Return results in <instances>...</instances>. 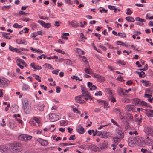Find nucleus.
Returning <instances> with one entry per match:
<instances>
[{
	"instance_id": "1",
	"label": "nucleus",
	"mask_w": 153,
	"mask_h": 153,
	"mask_svg": "<svg viewBox=\"0 0 153 153\" xmlns=\"http://www.w3.org/2000/svg\"><path fill=\"white\" fill-rule=\"evenodd\" d=\"M9 149L13 152H19L22 149V144L19 143H14L10 146Z\"/></svg>"
},
{
	"instance_id": "2",
	"label": "nucleus",
	"mask_w": 153,
	"mask_h": 153,
	"mask_svg": "<svg viewBox=\"0 0 153 153\" xmlns=\"http://www.w3.org/2000/svg\"><path fill=\"white\" fill-rule=\"evenodd\" d=\"M142 138L139 137H136L134 138H129L128 139V143L130 146H133L137 143H140Z\"/></svg>"
},
{
	"instance_id": "3",
	"label": "nucleus",
	"mask_w": 153,
	"mask_h": 153,
	"mask_svg": "<svg viewBox=\"0 0 153 153\" xmlns=\"http://www.w3.org/2000/svg\"><path fill=\"white\" fill-rule=\"evenodd\" d=\"M146 144L149 145H153V142L149 137H147L145 140H143L142 138L140 144H139V145L144 146Z\"/></svg>"
},
{
	"instance_id": "4",
	"label": "nucleus",
	"mask_w": 153,
	"mask_h": 153,
	"mask_svg": "<svg viewBox=\"0 0 153 153\" xmlns=\"http://www.w3.org/2000/svg\"><path fill=\"white\" fill-rule=\"evenodd\" d=\"M32 138L31 136L25 134H22L20 135L18 137V139L20 140L27 141L30 140Z\"/></svg>"
},
{
	"instance_id": "5",
	"label": "nucleus",
	"mask_w": 153,
	"mask_h": 153,
	"mask_svg": "<svg viewBox=\"0 0 153 153\" xmlns=\"http://www.w3.org/2000/svg\"><path fill=\"white\" fill-rule=\"evenodd\" d=\"M116 133L117 136L123 138L124 137V131L123 129L120 127H118L116 129Z\"/></svg>"
},
{
	"instance_id": "6",
	"label": "nucleus",
	"mask_w": 153,
	"mask_h": 153,
	"mask_svg": "<svg viewBox=\"0 0 153 153\" xmlns=\"http://www.w3.org/2000/svg\"><path fill=\"white\" fill-rule=\"evenodd\" d=\"M9 83V81L6 79L0 78V87L4 88L7 87Z\"/></svg>"
},
{
	"instance_id": "7",
	"label": "nucleus",
	"mask_w": 153,
	"mask_h": 153,
	"mask_svg": "<svg viewBox=\"0 0 153 153\" xmlns=\"http://www.w3.org/2000/svg\"><path fill=\"white\" fill-rule=\"evenodd\" d=\"M49 120L51 122H54L59 120L61 117V116L59 115L52 113L49 114Z\"/></svg>"
},
{
	"instance_id": "8",
	"label": "nucleus",
	"mask_w": 153,
	"mask_h": 153,
	"mask_svg": "<svg viewBox=\"0 0 153 153\" xmlns=\"http://www.w3.org/2000/svg\"><path fill=\"white\" fill-rule=\"evenodd\" d=\"M82 92V97H87L89 95V93L88 91L85 87L83 85L81 86Z\"/></svg>"
},
{
	"instance_id": "9",
	"label": "nucleus",
	"mask_w": 153,
	"mask_h": 153,
	"mask_svg": "<svg viewBox=\"0 0 153 153\" xmlns=\"http://www.w3.org/2000/svg\"><path fill=\"white\" fill-rule=\"evenodd\" d=\"M125 109L127 111L130 112L132 111L134 112L135 111V109L134 106L132 105H126Z\"/></svg>"
},
{
	"instance_id": "10",
	"label": "nucleus",
	"mask_w": 153,
	"mask_h": 153,
	"mask_svg": "<svg viewBox=\"0 0 153 153\" xmlns=\"http://www.w3.org/2000/svg\"><path fill=\"white\" fill-rule=\"evenodd\" d=\"M145 132L148 135H150L152 136L153 137V128L146 127L145 129Z\"/></svg>"
},
{
	"instance_id": "11",
	"label": "nucleus",
	"mask_w": 153,
	"mask_h": 153,
	"mask_svg": "<svg viewBox=\"0 0 153 153\" xmlns=\"http://www.w3.org/2000/svg\"><path fill=\"white\" fill-rule=\"evenodd\" d=\"M37 141L38 142H39L40 144L42 146H47L48 144V143L47 140H43L41 138H38L37 140Z\"/></svg>"
},
{
	"instance_id": "12",
	"label": "nucleus",
	"mask_w": 153,
	"mask_h": 153,
	"mask_svg": "<svg viewBox=\"0 0 153 153\" xmlns=\"http://www.w3.org/2000/svg\"><path fill=\"white\" fill-rule=\"evenodd\" d=\"M69 25L72 27H77L79 26V24L76 20H72L71 22H68Z\"/></svg>"
},
{
	"instance_id": "13",
	"label": "nucleus",
	"mask_w": 153,
	"mask_h": 153,
	"mask_svg": "<svg viewBox=\"0 0 153 153\" xmlns=\"http://www.w3.org/2000/svg\"><path fill=\"white\" fill-rule=\"evenodd\" d=\"M82 96L81 95H79L76 97H75V100L76 102L80 103H82L85 102L82 99Z\"/></svg>"
},
{
	"instance_id": "14",
	"label": "nucleus",
	"mask_w": 153,
	"mask_h": 153,
	"mask_svg": "<svg viewBox=\"0 0 153 153\" xmlns=\"http://www.w3.org/2000/svg\"><path fill=\"white\" fill-rule=\"evenodd\" d=\"M38 22L39 23L44 27L48 28L50 27V24L48 23H45L42 20H38Z\"/></svg>"
},
{
	"instance_id": "15",
	"label": "nucleus",
	"mask_w": 153,
	"mask_h": 153,
	"mask_svg": "<svg viewBox=\"0 0 153 153\" xmlns=\"http://www.w3.org/2000/svg\"><path fill=\"white\" fill-rule=\"evenodd\" d=\"M0 149L2 153H7L8 148L6 146H0Z\"/></svg>"
},
{
	"instance_id": "16",
	"label": "nucleus",
	"mask_w": 153,
	"mask_h": 153,
	"mask_svg": "<svg viewBox=\"0 0 153 153\" xmlns=\"http://www.w3.org/2000/svg\"><path fill=\"white\" fill-rule=\"evenodd\" d=\"M16 124L13 120H11L9 123V127L11 129H14L16 127Z\"/></svg>"
},
{
	"instance_id": "17",
	"label": "nucleus",
	"mask_w": 153,
	"mask_h": 153,
	"mask_svg": "<svg viewBox=\"0 0 153 153\" xmlns=\"http://www.w3.org/2000/svg\"><path fill=\"white\" fill-rule=\"evenodd\" d=\"M33 119L34 120L30 121V123L31 125H35V123H37L38 125V126H39V123L40 122V120H39V119L38 118H37L36 117H33Z\"/></svg>"
},
{
	"instance_id": "18",
	"label": "nucleus",
	"mask_w": 153,
	"mask_h": 153,
	"mask_svg": "<svg viewBox=\"0 0 153 153\" xmlns=\"http://www.w3.org/2000/svg\"><path fill=\"white\" fill-rule=\"evenodd\" d=\"M44 107V105L43 104L39 103L35 105L34 106V108H35L37 107L38 110L41 111H42L43 110Z\"/></svg>"
},
{
	"instance_id": "19",
	"label": "nucleus",
	"mask_w": 153,
	"mask_h": 153,
	"mask_svg": "<svg viewBox=\"0 0 153 153\" xmlns=\"http://www.w3.org/2000/svg\"><path fill=\"white\" fill-rule=\"evenodd\" d=\"M146 111V114L149 117H153V110L150 109H145Z\"/></svg>"
},
{
	"instance_id": "20",
	"label": "nucleus",
	"mask_w": 153,
	"mask_h": 153,
	"mask_svg": "<svg viewBox=\"0 0 153 153\" xmlns=\"http://www.w3.org/2000/svg\"><path fill=\"white\" fill-rule=\"evenodd\" d=\"M77 131L80 134H83L85 132L84 130L82 127L80 126H78L77 127Z\"/></svg>"
},
{
	"instance_id": "21",
	"label": "nucleus",
	"mask_w": 153,
	"mask_h": 153,
	"mask_svg": "<svg viewBox=\"0 0 153 153\" xmlns=\"http://www.w3.org/2000/svg\"><path fill=\"white\" fill-rule=\"evenodd\" d=\"M16 42L17 44H23L25 45H26L27 44V42L24 39H19L16 40Z\"/></svg>"
},
{
	"instance_id": "22",
	"label": "nucleus",
	"mask_w": 153,
	"mask_h": 153,
	"mask_svg": "<svg viewBox=\"0 0 153 153\" xmlns=\"http://www.w3.org/2000/svg\"><path fill=\"white\" fill-rule=\"evenodd\" d=\"M123 139L120 137H114L113 138L112 140L114 143L115 145H117L120 141V140Z\"/></svg>"
},
{
	"instance_id": "23",
	"label": "nucleus",
	"mask_w": 153,
	"mask_h": 153,
	"mask_svg": "<svg viewBox=\"0 0 153 153\" xmlns=\"http://www.w3.org/2000/svg\"><path fill=\"white\" fill-rule=\"evenodd\" d=\"M140 100L138 99L135 98L132 100V103L135 105H139Z\"/></svg>"
},
{
	"instance_id": "24",
	"label": "nucleus",
	"mask_w": 153,
	"mask_h": 153,
	"mask_svg": "<svg viewBox=\"0 0 153 153\" xmlns=\"http://www.w3.org/2000/svg\"><path fill=\"white\" fill-rule=\"evenodd\" d=\"M9 49L10 50L13 52H16L18 53L20 52V51H19V49L13 47L11 46H9Z\"/></svg>"
},
{
	"instance_id": "25",
	"label": "nucleus",
	"mask_w": 153,
	"mask_h": 153,
	"mask_svg": "<svg viewBox=\"0 0 153 153\" xmlns=\"http://www.w3.org/2000/svg\"><path fill=\"white\" fill-rule=\"evenodd\" d=\"M142 82L146 87L149 86L151 85V83L149 81L143 80L142 81Z\"/></svg>"
},
{
	"instance_id": "26",
	"label": "nucleus",
	"mask_w": 153,
	"mask_h": 153,
	"mask_svg": "<svg viewBox=\"0 0 153 153\" xmlns=\"http://www.w3.org/2000/svg\"><path fill=\"white\" fill-rule=\"evenodd\" d=\"M43 66L45 69H53V68L52 67L51 65L49 64L45 63L43 65Z\"/></svg>"
},
{
	"instance_id": "27",
	"label": "nucleus",
	"mask_w": 153,
	"mask_h": 153,
	"mask_svg": "<svg viewBox=\"0 0 153 153\" xmlns=\"http://www.w3.org/2000/svg\"><path fill=\"white\" fill-rule=\"evenodd\" d=\"M138 21L137 22H135V23L139 25H143V22H146V20H136Z\"/></svg>"
},
{
	"instance_id": "28",
	"label": "nucleus",
	"mask_w": 153,
	"mask_h": 153,
	"mask_svg": "<svg viewBox=\"0 0 153 153\" xmlns=\"http://www.w3.org/2000/svg\"><path fill=\"white\" fill-rule=\"evenodd\" d=\"M30 87L28 85L25 84H23L22 86V90L24 91L28 90L29 89Z\"/></svg>"
},
{
	"instance_id": "29",
	"label": "nucleus",
	"mask_w": 153,
	"mask_h": 153,
	"mask_svg": "<svg viewBox=\"0 0 153 153\" xmlns=\"http://www.w3.org/2000/svg\"><path fill=\"white\" fill-rule=\"evenodd\" d=\"M15 60L16 61L17 63H22L23 64H25V62L22 59L18 58V57L16 58Z\"/></svg>"
},
{
	"instance_id": "30",
	"label": "nucleus",
	"mask_w": 153,
	"mask_h": 153,
	"mask_svg": "<svg viewBox=\"0 0 153 153\" xmlns=\"http://www.w3.org/2000/svg\"><path fill=\"white\" fill-rule=\"evenodd\" d=\"M60 125L61 126H65L68 124V122L67 120H61L60 122Z\"/></svg>"
},
{
	"instance_id": "31",
	"label": "nucleus",
	"mask_w": 153,
	"mask_h": 153,
	"mask_svg": "<svg viewBox=\"0 0 153 153\" xmlns=\"http://www.w3.org/2000/svg\"><path fill=\"white\" fill-rule=\"evenodd\" d=\"M138 74L140 77H144L145 76V74L143 71H141L140 72H136Z\"/></svg>"
},
{
	"instance_id": "32",
	"label": "nucleus",
	"mask_w": 153,
	"mask_h": 153,
	"mask_svg": "<svg viewBox=\"0 0 153 153\" xmlns=\"http://www.w3.org/2000/svg\"><path fill=\"white\" fill-rule=\"evenodd\" d=\"M85 72L88 74H91L92 73V71L91 69L89 67L87 68L84 69Z\"/></svg>"
},
{
	"instance_id": "33",
	"label": "nucleus",
	"mask_w": 153,
	"mask_h": 153,
	"mask_svg": "<svg viewBox=\"0 0 153 153\" xmlns=\"http://www.w3.org/2000/svg\"><path fill=\"white\" fill-rule=\"evenodd\" d=\"M103 136L104 138H107L110 136V133L109 132H107L105 131H103Z\"/></svg>"
},
{
	"instance_id": "34",
	"label": "nucleus",
	"mask_w": 153,
	"mask_h": 153,
	"mask_svg": "<svg viewBox=\"0 0 153 153\" xmlns=\"http://www.w3.org/2000/svg\"><path fill=\"white\" fill-rule=\"evenodd\" d=\"M32 75L33 77H34L36 80H37L39 82H41V78L39 76L34 74H32Z\"/></svg>"
},
{
	"instance_id": "35",
	"label": "nucleus",
	"mask_w": 153,
	"mask_h": 153,
	"mask_svg": "<svg viewBox=\"0 0 153 153\" xmlns=\"http://www.w3.org/2000/svg\"><path fill=\"white\" fill-rule=\"evenodd\" d=\"M97 78L101 82H103L105 80V78L102 76L98 75Z\"/></svg>"
},
{
	"instance_id": "36",
	"label": "nucleus",
	"mask_w": 153,
	"mask_h": 153,
	"mask_svg": "<svg viewBox=\"0 0 153 153\" xmlns=\"http://www.w3.org/2000/svg\"><path fill=\"white\" fill-rule=\"evenodd\" d=\"M27 107H28V106H23L24 111L26 114H29V111Z\"/></svg>"
},
{
	"instance_id": "37",
	"label": "nucleus",
	"mask_w": 153,
	"mask_h": 153,
	"mask_svg": "<svg viewBox=\"0 0 153 153\" xmlns=\"http://www.w3.org/2000/svg\"><path fill=\"white\" fill-rule=\"evenodd\" d=\"M148 104L145 102L140 100V104L139 105H140L141 106H147Z\"/></svg>"
},
{
	"instance_id": "38",
	"label": "nucleus",
	"mask_w": 153,
	"mask_h": 153,
	"mask_svg": "<svg viewBox=\"0 0 153 153\" xmlns=\"http://www.w3.org/2000/svg\"><path fill=\"white\" fill-rule=\"evenodd\" d=\"M22 103L23 106H28V100L27 99H24L22 102Z\"/></svg>"
},
{
	"instance_id": "39",
	"label": "nucleus",
	"mask_w": 153,
	"mask_h": 153,
	"mask_svg": "<svg viewBox=\"0 0 153 153\" xmlns=\"http://www.w3.org/2000/svg\"><path fill=\"white\" fill-rule=\"evenodd\" d=\"M13 27L14 28H21L23 27L22 26L19 25L17 23L14 24L13 25Z\"/></svg>"
},
{
	"instance_id": "40",
	"label": "nucleus",
	"mask_w": 153,
	"mask_h": 153,
	"mask_svg": "<svg viewBox=\"0 0 153 153\" xmlns=\"http://www.w3.org/2000/svg\"><path fill=\"white\" fill-rule=\"evenodd\" d=\"M119 117L121 119H125L126 117L124 116L123 112L120 111L119 114Z\"/></svg>"
},
{
	"instance_id": "41",
	"label": "nucleus",
	"mask_w": 153,
	"mask_h": 153,
	"mask_svg": "<svg viewBox=\"0 0 153 153\" xmlns=\"http://www.w3.org/2000/svg\"><path fill=\"white\" fill-rule=\"evenodd\" d=\"M103 131H97V136H100V137L102 138H104V137L103 136Z\"/></svg>"
},
{
	"instance_id": "42",
	"label": "nucleus",
	"mask_w": 153,
	"mask_h": 153,
	"mask_svg": "<svg viewBox=\"0 0 153 153\" xmlns=\"http://www.w3.org/2000/svg\"><path fill=\"white\" fill-rule=\"evenodd\" d=\"M122 101L123 102H124L126 103H128L130 102V100L128 98H125L122 99Z\"/></svg>"
},
{
	"instance_id": "43",
	"label": "nucleus",
	"mask_w": 153,
	"mask_h": 153,
	"mask_svg": "<svg viewBox=\"0 0 153 153\" xmlns=\"http://www.w3.org/2000/svg\"><path fill=\"white\" fill-rule=\"evenodd\" d=\"M61 145L62 146H64L68 145H74V144L72 143H62L61 144Z\"/></svg>"
},
{
	"instance_id": "44",
	"label": "nucleus",
	"mask_w": 153,
	"mask_h": 153,
	"mask_svg": "<svg viewBox=\"0 0 153 153\" xmlns=\"http://www.w3.org/2000/svg\"><path fill=\"white\" fill-rule=\"evenodd\" d=\"M118 35L121 37L125 38L126 37V35L124 33H118Z\"/></svg>"
},
{
	"instance_id": "45",
	"label": "nucleus",
	"mask_w": 153,
	"mask_h": 153,
	"mask_svg": "<svg viewBox=\"0 0 153 153\" xmlns=\"http://www.w3.org/2000/svg\"><path fill=\"white\" fill-rule=\"evenodd\" d=\"M46 56L45 55V54H42L40 56H38L37 58V59L38 60H40V59H41L42 58H43L44 59H45L46 58Z\"/></svg>"
},
{
	"instance_id": "46",
	"label": "nucleus",
	"mask_w": 153,
	"mask_h": 153,
	"mask_svg": "<svg viewBox=\"0 0 153 153\" xmlns=\"http://www.w3.org/2000/svg\"><path fill=\"white\" fill-rule=\"evenodd\" d=\"M2 36L3 37H4V38L8 39H11V36H8L7 35H6L3 33H2Z\"/></svg>"
},
{
	"instance_id": "47",
	"label": "nucleus",
	"mask_w": 153,
	"mask_h": 153,
	"mask_svg": "<svg viewBox=\"0 0 153 153\" xmlns=\"http://www.w3.org/2000/svg\"><path fill=\"white\" fill-rule=\"evenodd\" d=\"M54 50L57 52H59L62 54H64L65 53V52L64 51L60 49H55Z\"/></svg>"
},
{
	"instance_id": "48",
	"label": "nucleus",
	"mask_w": 153,
	"mask_h": 153,
	"mask_svg": "<svg viewBox=\"0 0 153 153\" xmlns=\"http://www.w3.org/2000/svg\"><path fill=\"white\" fill-rule=\"evenodd\" d=\"M126 115L130 119H132L133 117L131 114L128 113H126Z\"/></svg>"
},
{
	"instance_id": "49",
	"label": "nucleus",
	"mask_w": 153,
	"mask_h": 153,
	"mask_svg": "<svg viewBox=\"0 0 153 153\" xmlns=\"http://www.w3.org/2000/svg\"><path fill=\"white\" fill-rule=\"evenodd\" d=\"M118 63L122 65H124L126 64V62L123 61L119 60L117 62Z\"/></svg>"
},
{
	"instance_id": "50",
	"label": "nucleus",
	"mask_w": 153,
	"mask_h": 153,
	"mask_svg": "<svg viewBox=\"0 0 153 153\" xmlns=\"http://www.w3.org/2000/svg\"><path fill=\"white\" fill-rule=\"evenodd\" d=\"M11 6V5H9L7 6H4L2 7V9L3 10H5L6 9H9Z\"/></svg>"
},
{
	"instance_id": "51",
	"label": "nucleus",
	"mask_w": 153,
	"mask_h": 153,
	"mask_svg": "<svg viewBox=\"0 0 153 153\" xmlns=\"http://www.w3.org/2000/svg\"><path fill=\"white\" fill-rule=\"evenodd\" d=\"M129 134L130 135H131L133 134H135V135H137L138 134V133L136 131H135L134 132H132L131 131H130L129 132Z\"/></svg>"
},
{
	"instance_id": "52",
	"label": "nucleus",
	"mask_w": 153,
	"mask_h": 153,
	"mask_svg": "<svg viewBox=\"0 0 153 153\" xmlns=\"http://www.w3.org/2000/svg\"><path fill=\"white\" fill-rule=\"evenodd\" d=\"M108 145V144L105 141H104V142L102 143V147L104 148H106L107 147Z\"/></svg>"
},
{
	"instance_id": "53",
	"label": "nucleus",
	"mask_w": 153,
	"mask_h": 153,
	"mask_svg": "<svg viewBox=\"0 0 153 153\" xmlns=\"http://www.w3.org/2000/svg\"><path fill=\"white\" fill-rule=\"evenodd\" d=\"M98 103H100V104L103 105L104 104L105 102L106 101H104L103 100H97Z\"/></svg>"
},
{
	"instance_id": "54",
	"label": "nucleus",
	"mask_w": 153,
	"mask_h": 153,
	"mask_svg": "<svg viewBox=\"0 0 153 153\" xmlns=\"http://www.w3.org/2000/svg\"><path fill=\"white\" fill-rule=\"evenodd\" d=\"M148 69V66L147 64H146L144 67V68L142 69H139V70L146 71Z\"/></svg>"
},
{
	"instance_id": "55",
	"label": "nucleus",
	"mask_w": 153,
	"mask_h": 153,
	"mask_svg": "<svg viewBox=\"0 0 153 153\" xmlns=\"http://www.w3.org/2000/svg\"><path fill=\"white\" fill-rule=\"evenodd\" d=\"M19 13L20 15H22L25 16L27 15H28V13H25L23 11H20L19 12Z\"/></svg>"
},
{
	"instance_id": "56",
	"label": "nucleus",
	"mask_w": 153,
	"mask_h": 153,
	"mask_svg": "<svg viewBox=\"0 0 153 153\" xmlns=\"http://www.w3.org/2000/svg\"><path fill=\"white\" fill-rule=\"evenodd\" d=\"M144 97L145 98H150L151 97H152V95L146 93L144 95Z\"/></svg>"
},
{
	"instance_id": "57",
	"label": "nucleus",
	"mask_w": 153,
	"mask_h": 153,
	"mask_svg": "<svg viewBox=\"0 0 153 153\" xmlns=\"http://www.w3.org/2000/svg\"><path fill=\"white\" fill-rule=\"evenodd\" d=\"M141 120H142L141 116L140 115L138 118H136V121L139 122H141Z\"/></svg>"
},
{
	"instance_id": "58",
	"label": "nucleus",
	"mask_w": 153,
	"mask_h": 153,
	"mask_svg": "<svg viewBox=\"0 0 153 153\" xmlns=\"http://www.w3.org/2000/svg\"><path fill=\"white\" fill-rule=\"evenodd\" d=\"M61 23L60 22L56 21L55 22V23L54 24V25L58 27L59 26L60 24Z\"/></svg>"
},
{
	"instance_id": "59",
	"label": "nucleus",
	"mask_w": 153,
	"mask_h": 153,
	"mask_svg": "<svg viewBox=\"0 0 153 153\" xmlns=\"http://www.w3.org/2000/svg\"><path fill=\"white\" fill-rule=\"evenodd\" d=\"M75 137V135H71L70 136V137L69 138L68 140H74L75 139L74 138V137Z\"/></svg>"
},
{
	"instance_id": "60",
	"label": "nucleus",
	"mask_w": 153,
	"mask_h": 153,
	"mask_svg": "<svg viewBox=\"0 0 153 153\" xmlns=\"http://www.w3.org/2000/svg\"><path fill=\"white\" fill-rule=\"evenodd\" d=\"M127 12L126 13V14L127 15H130L131 14L132 12L131 11V10L129 8H127Z\"/></svg>"
},
{
	"instance_id": "61",
	"label": "nucleus",
	"mask_w": 153,
	"mask_h": 153,
	"mask_svg": "<svg viewBox=\"0 0 153 153\" xmlns=\"http://www.w3.org/2000/svg\"><path fill=\"white\" fill-rule=\"evenodd\" d=\"M73 111L74 113H76L77 114H80V112L78 111V109L74 108L73 109Z\"/></svg>"
},
{
	"instance_id": "62",
	"label": "nucleus",
	"mask_w": 153,
	"mask_h": 153,
	"mask_svg": "<svg viewBox=\"0 0 153 153\" xmlns=\"http://www.w3.org/2000/svg\"><path fill=\"white\" fill-rule=\"evenodd\" d=\"M108 7L111 10H114L115 8V7L114 6L108 5Z\"/></svg>"
},
{
	"instance_id": "63",
	"label": "nucleus",
	"mask_w": 153,
	"mask_h": 153,
	"mask_svg": "<svg viewBox=\"0 0 153 153\" xmlns=\"http://www.w3.org/2000/svg\"><path fill=\"white\" fill-rule=\"evenodd\" d=\"M102 93L101 91H99L98 93H96L95 94V95L96 96L98 95L101 96L102 95Z\"/></svg>"
},
{
	"instance_id": "64",
	"label": "nucleus",
	"mask_w": 153,
	"mask_h": 153,
	"mask_svg": "<svg viewBox=\"0 0 153 153\" xmlns=\"http://www.w3.org/2000/svg\"><path fill=\"white\" fill-rule=\"evenodd\" d=\"M97 130H96V131H95L94 130H92V133L93 134V136H95L97 134Z\"/></svg>"
}]
</instances>
